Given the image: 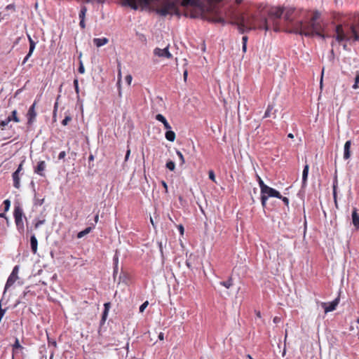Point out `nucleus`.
<instances>
[{"mask_svg":"<svg viewBox=\"0 0 359 359\" xmlns=\"http://www.w3.org/2000/svg\"><path fill=\"white\" fill-rule=\"evenodd\" d=\"M222 0H162L155 12L162 17L182 15L180 6L183 8V15L187 18H201L213 23L224 25L226 21L221 15Z\"/></svg>","mask_w":359,"mask_h":359,"instance_id":"obj_1","label":"nucleus"},{"mask_svg":"<svg viewBox=\"0 0 359 359\" xmlns=\"http://www.w3.org/2000/svg\"><path fill=\"white\" fill-rule=\"evenodd\" d=\"M231 25L237 26L240 34L255 29H264L266 32L270 29L268 20L263 13L260 7H257L255 13H248L244 15H235L229 22Z\"/></svg>","mask_w":359,"mask_h":359,"instance_id":"obj_2","label":"nucleus"},{"mask_svg":"<svg viewBox=\"0 0 359 359\" xmlns=\"http://www.w3.org/2000/svg\"><path fill=\"white\" fill-rule=\"evenodd\" d=\"M320 17V13L315 11L309 21L306 23L302 20L294 22L292 25V29L290 32L307 37L318 36L323 39H325L327 36L323 34V27L319 21Z\"/></svg>","mask_w":359,"mask_h":359,"instance_id":"obj_3","label":"nucleus"},{"mask_svg":"<svg viewBox=\"0 0 359 359\" xmlns=\"http://www.w3.org/2000/svg\"><path fill=\"white\" fill-rule=\"evenodd\" d=\"M335 33L333 37L338 43L349 41L351 39L359 41V15L355 19L353 24L337 25Z\"/></svg>","mask_w":359,"mask_h":359,"instance_id":"obj_4","label":"nucleus"},{"mask_svg":"<svg viewBox=\"0 0 359 359\" xmlns=\"http://www.w3.org/2000/svg\"><path fill=\"white\" fill-rule=\"evenodd\" d=\"M261 6V9L263 11V13L266 16V13L268 14L269 18L271 19L272 22L276 23V21L278 22V20L283 16V8L280 7H276V8H271L270 9L265 11L266 7L262 5H259L258 7Z\"/></svg>","mask_w":359,"mask_h":359,"instance_id":"obj_5","label":"nucleus"},{"mask_svg":"<svg viewBox=\"0 0 359 359\" xmlns=\"http://www.w3.org/2000/svg\"><path fill=\"white\" fill-rule=\"evenodd\" d=\"M261 201H262V205L263 208L266 206V201L269 197H276L278 198H281V195L277 190L269 187L267 186L263 191L261 192Z\"/></svg>","mask_w":359,"mask_h":359,"instance_id":"obj_6","label":"nucleus"},{"mask_svg":"<svg viewBox=\"0 0 359 359\" xmlns=\"http://www.w3.org/2000/svg\"><path fill=\"white\" fill-rule=\"evenodd\" d=\"M18 271H19V266H15L13 268V271L10 274V276H9V277H8L7 281H6L4 293H5L6 291L10 287H11L14 284V283L16 281V280L18 278Z\"/></svg>","mask_w":359,"mask_h":359,"instance_id":"obj_7","label":"nucleus"},{"mask_svg":"<svg viewBox=\"0 0 359 359\" xmlns=\"http://www.w3.org/2000/svg\"><path fill=\"white\" fill-rule=\"evenodd\" d=\"M154 54L158 57H163L166 58L172 57V54L168 50V46L165 47L163 49L156 48L154 50Z\"/></svg>","mask_w":359,"mask_h":359,"instance_id":"obj_8","label":"nucleus"},{"mask_svg":"<svg viewBox=\"0 0 359 359\" xmlns=\"http://www.w3.org/2000/svg\"><path fill=\"white\" fill-rule=\"evenodd\" d=\"M339 303V298H336L332 302L329 303V305H327L325 303L323 304V307L325 309V313L331 312L336 309L337 306Z\"/></svg>","mask_w":359,"mask_h":359,"instance_id":"obj_9","label":"nucleus"},{"mask_svg":"<svg viewBox=\"0 0 359 359\" xmlns=\"http://www.w3.org/2000/svg\"><path fill=\"white\" fill-rule=\"evenodd\" d=\"M36 102H34L32 105L29 107L27 116H28V124H32L36 116V112L35 111Z\"/></svg>","mask_w":359,"mask_h":359,"instance_id":"obj_10","label":"nucleus"},{"mask_svg":"<svg viewBox=\"0 0 359 359\" xmlns=\"http://www.w3.org/2000/svg\"><path fill=\"white\" fill-rule=\"evenodd\" d=\"M294 12V10L293 9H288L285 12L283 11V18L291 26V28L289 29L287 32L290 33V31L292 29V25L295 22H292L290 19V16Z\"/></svg>","mask_w":359,"mask_h":359,"instance_id":"obj_11","label":"nucleus"},{"mask_svg":"<svg viewBox=\"0 0 359 359\" xmlns=\"http://www.w3.org/2000/svg\"><path fill=\"white\" fill-rule=\"evenodd\" d=\"M104 311L102 314V318L100 320V325L102 326L106 321L109 309L111 307V304L109 302H107L104 304Z\"/></svg>","mask_w":359,"mask_h":359,"instance_id":"obj_12","label":"nucleus"},{"mask_svg":"<svg viewBox=\"0 0 359 359\" xmlns=\"http://www.w3.org/2000/svg\"><path fill=\"white\" fill-rule=\"evenodd\" d=\"M351 141L348 140L345 142L344 147V158L345 160H347L350 158L351 157Z\"/></svg>","mask_w":359,"mask_h":359,"instance_id":"obj_13","label":"nucleus"},{"mask_svg":"<svg viewBox=\"0 0 359 359\" xmlns=\"http://www.w3.org/2000/svg\"><path fill=\"white\" fill-rule=\"evenodd\" d=\"M352 222L356 229H359V215L357 213V209L353 208L352 212Z\"/></svg>","mask_w":359,"mask_h":359,"instance_id":"obj_14","label":"nucleus"},{"mask_svg":"<svg viewBox=\"0 0 359 359\" xmlns=\"http://www.w3.org/2000/svg\"><path fill=\"white\" fill-rule=\"evenodd\" d=\"M30 245L32 252L36 254L37 252L38 241L34 234H32L30 237Z\"/></svg>","mask_w":359,"mask_h":359,"instance_id":"obj_15","label":"nucleus"},{"mask_svg":"<svg viewBox=\"0 0 359 359\" xmlns=\"http://www.w3.org/2000/svg\"><path fill=\"white\" fill-rule=\"evenodd\" d=\"M46 168V163L43 161H41L38 163L34 172L39 174L41 176H43V173L42 172Z\"/></svg>","mask_w":359,"mask_h":359,"instance_id":"obj_16","label":"nucleus"},{"mask_svg":"<svg viewBox=\"0 0 359 359\" xmlns=\"http://www.w3.org/2000/svg\"><path fill=\"white\" fill-rule=\"evenodd\" d=\"M156 119L160 122H161L165 128L166 130H170L171 129V126L169 124V123L167 121L166 118L161 114H158L156 116Z\"/></svg>","mask_w":359,"mask_h":359,"instance_id":"obj_17","label":"nucleus"},{"mask_svg":"<svg viewBox=\"0 0 359 359\" xmlns=\"http://www.w3.org/2000/svg\"><path fill=\"white\" fill-rule=\"evenodd\" d=\"M109 41L108 39L107 38H95L93 39V43L97 47H101L106 43H107Z\"/></svg>","mask_w":359,"mask_h":359,"instance_id":"obj_18","label":"nucleus"},{"mask_svg":"<svg viewBox=\"0 0 359 359\" xmlns=\"http://www.w3.org/2000/svg\"><path fill=\"white\" fill-rule=\"evenodd\" d=\"M309 165H305L302 172V187H304L306 184V181L309 175Z\"/></svg>","mask_w":359,"mask_h":359,"instance_id":"obj_19","label":"nucleus"},{"mask_svg":"<svg viewBox=\"0 0 359 359\" xmlns=\"http://www.w3.org/2000/svg\"><path fill=\"white\" fill-rule=\"evenodd\" d=\"M19 173L18 171H15L13 173V186L16 189H19L20 187Z\"/></svg>","mask_w":359,"mask_h":359,"instance_id":"obj_20","label":"nucleus"},{"mask_svg":"<svg viewBox=\"0 0 359 359\" xmlns=\"http://www.w3.org/2000/svg\"><path fill=\"white\" fill-rule=\"evenodd\" d=\"M14 218H22L23 211L20 205H15L13 212Z\"/></svg>","mask_w":359,"mask_h":359,"instance_id":"obj_21","label":"nucleus"},{"mask_svg":"<svg viewBox=\"0 0 359 359\" xmlns=\"http://www.w3.org/2000/svg\"><path fill=\"white\" fill-rule=\"evenodd\" d=\"M15 222L18 231L22 233L24 231L22 218H15Z\"/></svg>","mask_w":359,"mask_h":359,"instance_id":"obj_22","label":"nucleus"},{"mask_svg":"<svg viewBox=\"0 0 359 359\" xmlns=\"http://www.w3.org/2000/svg\"><path fill=\"white\" fill-rule=\"evenodd\" d=\"M165 138L170 142H174L175 140V133L170 130H167L165 134Z\"/></svg>","mask_w":359,"mask_h":359,"instance_id":"obj_23","label":"nucleus"},{"mask_svg":"<svg viewBox=\"0 0 359 359\" xmlns=\"http://www.w3.org/2000/svg\"><path fill=\"white\" fill-rule=\"evenodd\" d=\"M128 278V274L126 273H125L121 269V273H120V274L118 276V283H120L121 282H122V283H124L127 284Z\"/></svg>","mask_w":359,"mask_h":359,"instance_id":"obj_24","label":"nucleus"},{"mask_svg":"<svg viewBox=\"0 0 359 359\" xmlns=\"http://www.w3.org/2000/svg\"><path fill=\"white\" fill-rule=\"evenodd\" d=\"M118 257L116 255L114 257V267L113 276H114V280H116V276H117V274H118Z\"/></svg>","mask_w":359,"mask_h":359,"instance_id":"obj_25","label":"nucleus"},{"mask_svg":"<svg viewBox=\"0 0 359 359\" xmlns=\"http://www.w3.org/2000/svg\"><path fill=\"white\" fill-rule=\"evenodd\" d=\"M219 285L229 289L233 285V279L231 277H229L227 280L219 282Z\"/></svg>","mask_w":359,"mask_h":359,"instance_id":"obj_26","label":"nucleus"},{"mask_svg":"<svg viewBox=\"0 0 359 359\" xmlns=\"http://www.w3.org/2000/svg\"><path fill=\"white\" fill-rule=\"evenodd\" d=\"M337 180H335L334 182H333V198H334V204H335V206L337 208H338V203H337Z\"/></svg>","mask_w":359,"mask_h":359,"instance_id":"obj_27","label":"nucleus"},{"mask_svg":"<svg viewBox=\"0 0 359 359\" xmlns=\"http://www.w3.org/2000/svg\"><path fill=\"white\" fill-rule=\"evenodd\" d=\"M93 229V227L91 226H88L87 228H86L84 230L80 231L78 235H77V237L79 238H81L83 236H85L86 235H87L88 233H89Z\"/></svg>","mask_w":359,"mask_h":359,"instance_id":"obj_28","label":"nucleus"},{"mask_svg":"<svg viewBox=\"0 0 359 359\" xmlns=\"http://www.w3.org/2000/svg\"><path fill=\"white\" fill-rule=\"evenodd\" d=\"M273 111V106L269 105L267 109L265 111L264 117L265 118L271 117L272 114L274 115L276 113V110H274V111Z\"/></svg>","mask_w":359,"mask_h":359,"instance_id":"obj_29","label":"nucleus"},{"mask_svg":"<svg viewBox=\"0 0 359 359\" xmlns=\"http://www.w3.org/2000/svg\"><path fill=\"white\" fill-rule=\"evenodd\" d=\"M86 12H87L86 7L82 6L80 10L79 14V17L80 20H85V16H86Z\"/></svg>","mask_w":359,"mask_h":359,"instance_id":"obj_30","label":"nucleus"},{"mask_svg":"<svg viewBox=\"0 0 359 359\" xmlns=\"http://www.w3.org/2000/svg\"><path fill=\"white\" fill-rule=\"evenodd\" d=\"M28 40L29 42V50L31 53H33L35 49L36 43L34 41V40L32 39V37L28 35Z\"/></svg>","mask_w":359,"mask_h":359,"instance_id":"obj_31","label":"nucleus"},{"mask_svg":"<svg viewBox=\"0 0 359 359\" xmlns=\"http://www.w3.org/2000/svg\"><path fill=\"white\" fill-rule=\"evenodd\" d=\"M11 121V116H8L5 120L0 121V128H1V129H3Z\"/></svg>","mask_w":359,"mask_h":359,"instance_id":"obj_32","label":"nucleus"},{"mask_svg":"<svg viewBox=\"0 0 359 359\" xmlns=\"http://www.w3.org/2000/svg\"><path fill=\"white\" fill-rule=\"evenodd\" d=\"M166 168L171 171H173L175 168V163L172 161H168L165 165Z\"/></svg>","mask_w":359,"mask_h":359,"instance_id":"obj_33","label":"nucleus"},{"mask_svg":"<svg viewBox=\"0 0 359 359\" xmlns=\"http://www.w3.org/2000/svg\"><path fill=\"white\" fill-rule=\"evenodd\" d=\"M355 82H354V84L353 85L352 88L353 89H357L358 88V83H359V72L357 71L356 73H355Z\"/></svg>","mask_w":359,"mask_h":359,"instance_id":"obj_34","label":"nucleus"},{"mask_svg":"<svg viewBox=\"0 0 359 359\" xmlns=\"http://www.w3.org/2000/svg\"><path fill=\"white\" fill-rule=\"evenodd\" d=\"M74 87L75 91L77 94V97L79 98V81L77 79H75L74 80Z\"/></svg>","mask_w":359,"mask_h":359,"instance_id":"obj_35","label":"nucleus"},{"mask_svg":"<svg viewBox=\"0 0 359 359\" xmlns=\"http://www.w3.org/2000/svg\"><path fill=\"white\" fill-rule=\"evenodd\" d=\"M10 116L11 117V121H13L16 123L20 122V119L17 116V111L16 110H13L12 111L11 116Z\"/></svg>","mask_w":359,"mask_h":359,"instance_id":"obj_36","label":"nucleus"},{"mask_svg":"<svg viewBox=\"0 0 359 359\" xmlns=\"http://www.w3.org/2000/svg\"><path fill=\"white\" fill-rule=\"evenodd\" d=\"M257 180L262 192L263 189H264L267 187V185L264 183L263 180L261 179L259 176H257Z\"/></svg>","mask_w":359,"mask_h":359,"instance_id":"obj_37","label":"nucleus"},{"mask_svg":"<svg viewBox=\"0 0 359 359\" xmlns=\"http://www.w3.org/2000/svg\"><path fill=\"white\" fill-rule=\"evenodd\" d=\"M4 211L7 212L8 211L10 206H11V201L8 199H6L4 201Z\"/></svg>","mask_w":359,"mask_h":359,"instance_id":"obj_38","label":"nucleus"},{"mask_svg":"<svg viewBox=\"0 0 359 359\" xmlns=\"http://www.w3.org/2000/svg\"><path fill=\"white\" fill-rule=\"evenodd\" d=\"M18 348H22V346L20 344L19 340L18 338L15 339V343L13 345V351Z\"/></svg>","mask_w":359,"mask_h":359,"instance_id":"obj_39","label":"nucleus"},{"mask_svg":"<svg viewBox=\"0 0 359 359\" xmlns=\"http://www.w3.org/2000/svg\"><path fill=\"white\" fill-rule=\"evenodd\" d=\"M176 153H177V155L178 156V157L180 158V161H181V164H182H182H184V162H185V161H184V156H183V154H182V152L177 150V151H176Z\"/></svg>","mask_w":359,"mask_h":359,"instance_id":"obj_40","label":"nucleus"},{"mask_svg":"<svg viewBox=\"0 0 359 359\" xmlns=\"http://www.w3.org/2000/svg\"><path fill=\"white\" fill-rule=\"evenodd\" d=\"M71 120H72V117H71V116H65V118L62 120V124L63 126H67Z\"/></svg>","mask_w":359,"mask_h":359,"instance_id":"obj_41","label":"nucleus"},{"mask_svg":"<svg viewBox=\"0 0 359 359\" xmlns=\"http://www.w3.org/2000/svg\"><path fill=\"white\" fill-rule=\"evenodd\" d=\"M149 303L147 301L144 302L140 306V312L142 313L144 312V309L147 307Z\"/></svg>","mask_w":359,"mask_h":359,"instance_id":"obj_42","label":"nucleus"},{"mask_svg":"<svg viewBox=\"0 0 359 359\" xmlns=\"http://www.w3.org/2000/svg\"><path fill=\"white\" fill-rule=\"evenodd\" d=\"M208 176L212 181L215 182V175L213 170H210L208 172Z\"/></svg>","mask_w":359,"mask_h":359,"instance_id":"obj_43","label":"nucleus"},{"mask_svg":"<svg viewBox=\"0 0 359 359\" xmlns=\"http://www.w3.org/2000/svg\"><path fill=\"white\" fill-rule=\"evenodd\" d=\"M78 71L80 74H83L85 72V68L81 61L80 62Z\"/></svg>","mask_w":359,"mask_h":359,"instance_id":"obj_44","label":"nucleus"},{"mask_svg":"<svg viewBox=\"0 0 359 359\" xmlns=\"http://www.w3.org/2000/svg\"><path fill=\"white\" fill-rule=\"evenodd\" d=\"M5 9L7 10V11H10L11 10V11H15V6L14 4H11L6 6Z\"/></svg>","mask_w":359,"mask_h":359,"instance_id":"obj_45","label":"nucleus"},{"mask_svg":"<svg viewBox=\"0 0 359 359\" xmlns=\"http://www.w3.org/2000/svg\"><path fill=\"white\" fill-rule=\"evenodd\" d=\"M33 53H31L30 52V50H29V53L27 54V55L25 56V57L24 58L23 61H22V65L25 64L26 62L29 60V58L31 57V55H32Z\"/></svg>","mask_w":359,"mask_h":359,"instance_id":"obj_46","label":"nucleus"},{"mask_svg":"<svg viewBox=\"0 0 359 359\" xmlns=\"http://www.w3.org/2000/svg\"><path fill=\"white\" fill-rule=\"evenodd\" d=\"M45 222V220L43 219V220H39L38 222H36L34 224V228L35 229H38L41 224H43V223Z\"/></svg>","mask_w":359,"mask_h":359,"instance_id":"obj_47","label":"nucleus"},{"mask_svg":"<svg viewBox=\"0 0 359 359\" xmlns=\"http://www.w3.org/2000/svg\"><path fill=\"white\" fill-rule=\"evenodd\" d=\"M272 23H273V30H274V32H279L280 29H279V27H278V22L276 21V23H275V22H272Z\"/></svg>","mask_w":359,"mask_h":359,"instance_id":"obj_48","label":"nucleus"},{"mask_svg":"<svg viewBox=\"0 0 359 359\" xmlns=\"http://www.w3.org/2000/svg\"><path fill=\"white\" fill-rule=\"evenodd\" d=\"M66 156V152L65 151H61L58 155V158L60 160L64 159Z\"/></svg>","mask_w":359,"mask_h":359,"instance_id":"obj_49","label":"nucleus"},{"mask_svg":"<svg viewBox=\"0 0 359 359\" xmlns=\"http://www.w3.org/2000/svg\"><path fill=\"white\" fill-rule=\"evenodd\" d=\"M280 199H281L287 206L289 205V199L287 197H283L281 196Z\"/></svg>","mask_w":359,"mask_h":359,"instance_id":"obj_50","label":"nucleus"},{"mask_svg":"<svg viewBox=\"0 0 359 359\" xmlns=\"http://www.w3.org/2000/svg\"><path fill=\"white\" fill-rule=\"evenodd\" d=\"M126 81L128 83V85H130L132 81V76L130 75H127L126 76Z\"/></svg>","mask_w":359,"mask_h":359,"instance_id":"obj_51","label":"nucleus"},{"mask_svg":"<svg viewBox=\"0 0 359 359\" xmlns=\"http://www.w3.org/2000/svg\"><path fill=\"white\" fill-rule=\"evenodd\" d=\"M79 25L82 29L86 27L85 20H80Z\"/></svg>","mask_w":359,"mask_h":359,"instance_id":"obj_52","label":"nucleus"},{"mask_svg":"<svg viewBox=\"0 0 359 359\" xmlns=\"http://www.w3.org/2000/svg\"><path fill=\"white\" fill-rule=\"evenodd\" d=\"M248 40V37L247 36H243L242 38V44H247Z\"/></svg>","mask_w":359,"mask_h":359,"instance_id":"obj_53","label":"nucleus"},{"mask_svg":"<svg viewBox=\"0 0 359 359\" xmlns=\"http://www.w3.org/2000/svg\"><path fill=\"white\" fill-rule=\"evenodd\" d=\"M162 186L165 188V193H168V185L165 181H161Z\"/></svg>","mask_w":359,"mask_h":359,"instance_id":"obj_54","label":"nucleus"},{"mask_svg":"<svg viewBox=\"0 0 359 359\" xmlns=\"http://www.w3.org/2000/svg\"><path fill=\"white\" fill-rule=\"evenodd\" d=\"M178 229H179L180 233L182 235L184 233V226L182 224H180V225L178 226Z\"/></svg>","mask_w":359,"mask_h":359,"instance_id":"obj_55","label":"nucleus"},{"mask_svg":"<svg viewBox=\"0 0 359 359\" xmlns=\"http://www.w3.org/2000/svg\"><path fill=\"white\" fill-rule=\"evenodd\" d=\"M86 2H87V3L97 2V3L100 4L101 3V0H86Z\"/></svg>","mask_w":359,"mask_h":359,"instance_id":"obj_56","label":"nucleus"},{"mask_svg":"<svg viewBox=\"0 0 359 359\" xmlns=\"http://www.w3.org/2000/svg\"><path fill=\"white\" fill-rule=\"evenodd\" d=\"M22 164L23 161L21 162V163L19 165L18 169L15 171H18V172H20L22 169Z\"/></svg>","mask_w":359,"mask_h":359,"instance_id":"obj_57","label":"nucleus"},{"mask_svg":"<svg viewBox=\"0 0 359 359\" xmlns=\"http://www.w3.org/2000/svg\"><path fill=\"white\" fill-rule=\"evenodd\" d=\"M247 50V44H242V51L243 53H245Z\"/></svg>","mask_w":359,"mask_h":359,"instance_id":"obj_58","label":"nucleus"},{"mask_svg":"<svg viewBox=\"0 0 359 359\" xmlns=\"http://www.w3.org/2000/svg\"><path fill=\"white\" fill-rule=\"evenodd\" d=\"M187 75H188V72H187V70H185V71L184 72V74H183V77H184V81H186V80H187Z\"/></svg>","mask_w":359,"mask_h":359,"instance_id":"obj_59","label":"nucleus"},{"mask_svg":"<svg viewBox=\"0 0 359 359\" xmlns=\"http://www.w3.org/2000/svg\"><path fill=\"white\" fill-rule=\"evenodd\" d=\"M57 107H58V103L57 102H56L54 104V110H53V112L55 113V111H57Z\"/></svg>","mask_w":359,"mask_h":359,"instance_id":"obj_60","label":"nucleus"},{"mask_svg":"<svg viewBox=\"0 0 359 359\" xmlns=\"http://www.w3.org/2000/svg\"><path fill=\"white\" fill-rule=\"evenodd\" d=\"M130 150H128L127 152H126V156H125V160L127 161L128 157H129V155H130Z\"/></svg>","mask_w":359,"mask_h":359,"instance_id":"obj_61","label":"nucleus"},{"mask_svg":"<svg viewBox=\"0 0 359 359\" xmlns=\"http://www.w3.org/2000/svg\"><path fill=\"white\" fill-rule=\"evenodd\" d=\"M280 320V318H278V317H275V318H273V322H274L275 323H278Z\"/></svg>","mask_w":359,"mask_h":359,"instance_id":"obj_62","label":"nucleus"},{"mask_svg":"<svg viewBox=\"0 0 359 359\" xmlns=\"http://www.w3.org/2000/svg\"><path fill=\"white\" fill-rule=\"evenodd\" d=\"M89 161H93L94 160V156L93 154H90L88 157Z\"/></svg>","mask_w":359,"mask_h":359,"instance_id":"obj_63","label":"nucleus"},{"mask_svg":"<svg viewBox=\"0 0 359 359\" xmlns=\"http://www.w3.org/2000/svg\"><path fill=\"white\" fill-rule=\"evenodd\" d=\"M98 219H99V215L98 214H97L95 216V218H94V221L95 223H97L98 222Z\"/></svg>","mask_w":359,"mask_h":359,"instance_id":"obj_64","label":"nucleus"}]
</instances>
